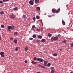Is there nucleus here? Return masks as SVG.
<instances>
[{"mask_svg":"<svg viewBox=\"0 0 73 73\" xmlns=\"http://www.w3.org/2000/svg\"><path fill=\"white\" fill-rule=\"evenodd\" d=\"M58 37H52L51 38V40L52 41V42H53L54 41H57V40H58Z\"/></svg>","mask_w":73,"mask_h":73,"instance_id":"nucleus-1","label":"nucleus"},{"mask_svg":"<svg viewBox=\"0 0 73 73\" xmlns=\"http://www.w3.org/2000/svg\"><path fill=\"white\" fill-rule=\"evenodd\" d=\"M15 17V15L14 14H12L10 16V19H14Z\"/></svg>","mask_w":73,"mask_h":73,"instance_id":"nucleus-2","label":"nucleus"},{"mask_svg":"<svg viewBox=\"0 0 73 73\" xmlns=\"http://www.w3.org/2000/svg\"><path fill=\"white\" fill-rule=\"evenodd\" d=\"M37 60L38 61H40V62H42L44 61V60L42 58L40 59L39 58H38Z\"/></svg>","mask_w":73,"mask_h":73,"instance_id":"nucleus-3","label":"nucleus"},{"mask_svg":"<svg viewBox=\"0 0 73 73\" xmlns=\"http://www.w3.org/2000/svg\"><path fill=\"white\" fill-rule=\"evenodd\" d=\"M29 3L31 5H33V4L34 3L33 1H29Z\"/></svg>","mask_w":73,"mask_h":73,"instance_id":"nucleus-4","label":"nucleus"},{"mask_svg":"<svg viewBox=\"0 0 73 73\" xmlns=\"http://www.w3.org/2000/svg\"><path fill=\"white\" fill-rule=\"evenodd\" d=\"M4 52H1V57H4Z\"/></svg>","mask_w":73,"mask_h":73,"instance_id":"nucleus-5","label":"nucleus"},{"mask_svg":"<svg viewBox=\"0 0 73 73\" xmlns=\"http://www.w3.org/2000/svg\"><path fill=\"white\" fill-rule=\"evenodd\" d=\"M47 62H48L46 61H44V64L46 66H48V64H47Z\"/></svg>","mask_w":73,"mask_h":73,"instance_id":"nucleus-6","label":"nucleus"},{"mask_svg":"<svg viewBox=\"0 0 73 73\" xmlns=\"http://www.w3.org/2000/svg\"><path fill=\"white\" fill-rule=\"evenodd\" d=\"M60 9L59 8L58 9V10H56L55 11V13H57L60 12Z\"/></svg>","mask_w":73,"mask_h":73,"instance_id":"nucleus-7","label":"nucleus"},{"mask_svg":"<svg viewBox=\"0 0 73 73\" xmlns=\"http://www.w3.org/2000/svg\"><path fill=\"white\" fill-rule=\"evenodd\" d=\"M7 28L8 29V31H9V32H10L11 31L10 29H11V26H9Z\"/></svg>","mask_w":73,"mask_h":73,"instance_id":"nucleus-8","label":"nucleus"},{"mask_svg":"<svg viewBox=\"0 0 73 73\" xmlns=\"http://www.w3.org/2000/svg\"><path fill=\"white\" fill-rule=\"evenodd\" d=\"M19 47H16V48H15V50L16 51H18L19 49Z\"/></svg>","mask_w":73,"mask_h":73,"instance_id":"nucleus-9","label":"nucleus"},{"mask_svg":"<svg viewBox=\"0 0 73 73\" xmlns=\"http://www.w3.org/2000/svg\"><path fill=\"white\" fill-rule=\"evenodd\" d=\"M56 9H53L52 10V12H53V13H56Z\"/></svg>","mask_w":73,"mask_h":73,"instance_id":"nucleus-10","label":"nucleus"},{"mask_svg":"<svg viewBox=\"0 0 73 73\" xmlns=\"http://www.w3.org/2000/svg\"><path fill=\"white\" fill-rule=\"evenodd\" d=\"M66 41H67L66 40H64L62 42L63 44H65V43H66Z\"/></svg>","mask_w":73,"mask_h":73,"instance_id":"nucleus-11","label":"nucleus"},{"mask_svg":"<svg viewBox=\"0 0 73 73\" xmlns=\"http://www.w3.org/2000/svg\"><path fill=\"white\" fill-rule=\"evenodd\" d=\"M32 37L33 38H36V37H37V35H33Z\"/></svg>","mask_w":73,"mask_h":73,"instance_id":"nucleus-12","label":"nucleus"},{"mask_svg":"<svg viewBox=\"0 0 73 73\" xmlns=\"http://www.w3.org/2000/svg\"><path fill=\"white\" fill-rule=\"evenodd\" d=\"M62 23L63 25H65V21L63 20H62Z\"/></svg>","mask_w":73,"mask_h":73,"instance_id":"nucleus-13","label":"nucleus"},{"mask_svg":"<svg viewBox=\"0 0 73 73\" xmlns=\"http://www.w3.org/2000/svg\"><path fill=\"white\" fill-rule=\"evenodd\" d=\"M11 29L12 30H13L14 29H15V26H11Z\"/></svg>","mask_w":73,"mask_h":73,"instance_id":"nucleus-14","label":"nucleus"},{"mask_svg":"<svg viewBox=\"0 0 73 73\" xmlns=\"http://www.w3.org/2000/svg\"><path fill=\"white\" fill-rule=\"evenodd\" d=\"M14 42L15 44H17V41L15 40L14 41Z\"/></svg>","mask_w":73,"mask_h":73,"instance_id":"nucleus-15","label":"nucleus"},{"mask_svg":"<svg viewBox=\"0 0 73 73\" xmlns=\"http://www.w3.org/2000/svg\"><path fill=\"white\" fill-rule=\"evenodd\" d=\"M37 11H39L40 10V8L39 7H37Z\"/></svg>","mask_w":73,"mask_h":73,"instance_id":"nucleus-16","label":"nucleus"},{"mask_svg":"<svg viewBox=\"0 0 73 73\" xmlns=\"http://www.w3.org/2000/svg\"><path fill=\"white\" fill-rule=\"evenodd\" d=\"M48 36L50 37L52 36V34H50V33H48Z\"/></svg>","mask_w":73,"mask_h":73,"instance_id":"nucleus-17","label":"nucleus"},{"mask_svg":"<svg viewBox=\"0 0 73 73\" xmlns=\"http://www.w3.org/2000/svg\"><path fill=\"white\" fill-rule=\"evenodd\" d=\"M4 13V11H2L0 12V15H3Z\"/></svg>","mask_w":73,"mask_h":73,"instance_id":"nucleus-18","label":"nucleus"},{"mask_svg":"<svg viewBox=\"0 0 73 73\" xmlns=\"http://www.w3.org/2000/svg\"><path fill=\"white\" fill-rule=\"evenodd\" d=\"M32 63L33 64H37V62H35L33 61H32Z\"/></svg>","mask_w":73,"mask_h":73,"instance_id":"nucleus-19","label":"nucleus"},{"mask_svg":"<svg viewBox=\"0 0 73 73\" xmlns=\"http://www.w3.org/2000/svg\"><path fill=\"white\" fill-rule=\"evenodd\" d=\"M38 37L39 38H40V39H42V37L41 35L39 36Z\"/></svg>","mask_w":73,"mask_h":73,"instance_id":"nucleus-20","label":"nucleus"},{"mask_svg":"<svg viewBox=\"0 0 73 73\" xmlns=\"http://www.w3.org/2000/svg\"><path fill=\"white\" fill-rule=\"evenodd\" d=\"M55 72V70H52L51 71V73H54V72Z\"/></svg>","mask_w":73,"mask_h":73,"instance_id":"nucleus-21","label":"nucleus"},{"mask_svg":"<svg viewBox=\"0 0 73 73\" xmlns=\"http://www.w3.org/2000/svg\"><path fill=\"white\" fill-rule=\"evenodd\" d=\"M28 50V47H26L25 48V51H27Z\"/></svg>","mask_w":73,"mask_h":73,"instance_id":"nucleus-22","label":"nucleus"},{"mask_svg":"<svg viewBox=\"0 0 73 73\" xmlns=\"http://www.w3.org/2000/svg\"><path fill=\"white\" fill-rule=\"evenodd\" d=\"M14 35H16L18 34V33L17 32H15L14 33Z\"/></svg>","mask_w":73,"mask_h":73,"instance_id":"nucleus-23","label":"nucleus"},{"mask_svg":"<svg viewBox=\"0 0 73 73\" xmlns=\"http://www.w3.org/2000/svg\"><path fill=\"white\" fill-rule=\"evenodd\" d=\"M53 56H57V54H56V53H55V54H53Z\"/></svg>","mask_w":73,"mask_h":73,"instance_id":"nucleus-24","label":"nucleus"},{"mask_svg":"<svg viewBox=\"0 0 73 73\" xmlns=\"http://www.w3.org/2000/svg\"><path fill=\"white\" fill-rule=\"evenodd\" d=\"M46 40L45 39H42V42H45Z\"/></svg>","mask_w":73,"mask_h":73,"instance_id":"nucleus-25","label":"nucleus"},{"mask_svg":"<svg viewBox=\"0 0 73 73\" xmlns=\"http://www.w3.org/2000/svg\"><path fill=\"white\" fill-rule=\"evenodd\" d=\"M40 29H40V27H38L37 29V31H40Z\"/></svg>","mask_w":73,"mask_h":73,"instance_id":"nucleus-26","label":"nucleus"},{"mask_svg":"<svg viewBox=\"0 0 73 73\" xmlns=\"http://www.w3.org/2000/svg\"><path fill=\"white\" fill-rule=\"evenodd\" d=\"M1 28H4V25H1Z\"/></svg>","mask_w":73,"mask_h":73,"instance_id":"nucleus-27","label":"nucleus"},{"mask_svg":"<svg viewBox=\"0 0 73 73\" xmlns=\"http://www.w3.org/2000/svg\"><path fill=\"white\" fill-rule=\"evenodd\" d=\"M40 17V16H37V19H39Z\"/></svg>","mask_w":73,"mask_h":73,"instance_id":"nucleus-28","label":"nucleus"},{"mask_svg":"<svg viewBox=\"0 0 73 73\" xmlns=\"http://www.w3.org/2000/svg\"><path fill=\"white\" fill-rule=\"evenodd\" d=\"M9 0H3V1H4V2H6L7 1H8Z\"/></svg>","mask_w":73,"mask_h":73,"instance_id":"nucleus-29","label":"nucleus"},{"mask_svg":"<svg viewBox=\"0 0 73 73\" xmlns=\"http://www.w3.org/2000/svg\"><path fill=\"white\" fill-rule=\"evenodd\" d=\"M10 40H11V41H12V40H13V38L12 37H10Z\"/></svg>","mask_w":73,"mask_h":73,"instance_id":"nucleus-30","label":"nucleus"},{"mask_svg":"<svg viewBox=\"0 0 73 73\" xmlns=\"http://www.w3.org/2000/svg\"><path fill=\"white\" fill-rule=\"evenodd\" d=\"M34 60H37V58L35 57L34 58Z\"/></svg>","mask_w":73,"mask_h":73,"instance_id":"nucleus-31","label":"nucleus"},{"mask_svg":"<svg viewBox=\"0 0 73 73\" xmlns=\"http://www.w3.org/2000/svg\"><path fill=\"white\" fill-rule=\"evenodd\" d=\"M48 65L49 66H50V65H51V64H50V63H49L48 64Z\"/></svg>","mask_w":73,"mask_h":73,"instance_id":"nucleus-32","label":"nucleus"},{"mask_svg":"<svg viewBox=\"0 0 73 73\" xmlns=\"http://www.w3.org/2000/svg\"><path fill=\"white\" fill-rule=\"evenodd\" d=\"M29 40H33V38H29Z\"/></svg>","mask_w":73,"mask_h":73,"instance_id":"nucleus-33","label":"nucleus"},{"mask_svg":"<svg viewBox=\"0 0 73 73\" xmlns=\"http://www.w3.org/2000/svg\"><path fill=\"white\" fill-rule=\"evenodd\" d=\"M33 20H36V18L35 17H33Z\"/></svg>","mask_w":73,"mask_h":73,"instance_id":"nucleus-34","label":"nucleus"},{"mask_svg":"<svg viewBox=\"0 0 73 73\" xmlns=\"http://www.w3.org/2000/svg\"><path fill=\"white\" fill-rule=\"evenodd\" d=\"M23 18H25V16L24 15H23L22 16Z\"/></svg>","mask_w":73,"mask_h":73,"instance_id":"nucleus-35","label":"nucleus"},{"mask_svg":"<svg viewBox=\"0 0 73 73\" xmlns=\"http://www.w3.org/2000/svg\"><path fill=\"white\" fill-rule=\"evenodd\" d=\"M27 62H28V61H27V60H25V64L27 63Z\"/></svg>","mask_w":73,"mask_h":73,"instance_id":"nucleus-36","label":"nucleus"},{"mask_svg":"<svg viewBox=\"0 0 73 73\" xmlns=\"http://www.w3.org/2000/svg\"><path fill=\"white\" fill-rule=\"evenodd\" d=\"M39 1H40V0H37V3H39Z\"/></svg>","mask_w":73,"mask_h":73,"instance_id":"nucleus-37","label":"nucleus"},{"mask_svg":"<svg viewBox=\"0 0 73 73\" xmlns=\"http://www.w3.org/2000/svg\"><path fill=\"white\" fill-rule=\"evenodd\" d=\"M35 28V26H32V29H33V28Z\"/></svg>","mask_w":73,"mask_h":73,"instance_id":"nucleus-38","label":"nucleus"},{"mask_svg":"<svg viewBox=\"0 0 73 73\" xmlns=\"http://www.w3.org/2000/svg\"><path fill=\"white\" fill-rule=\"evenodd\" d=\"M38 66H39V67H42V66L41 65H39Z\"/></svg>","mask_w":73,"mask_h":73,"instance_id":"nucleus-39","label":"nucleus"},{"mask_svg":"<svg viewBox=\"0 0 73 73\" xmlns=\"http://www.w3.org/2000/svg\"><path fill=\"white\" fill-rule=\"evenodd\" d=\"M37 42H38V43H39V42H40V40H37Z\"/></svg>","mask_w":73,"mask_h":73,"instance_id":"nucleus-40","label":"nucleus"},{"mask_svg":"<svg viewBox=\"0 0 73 73\" xmlns=\"http://www.w3.org/2000/svg\"><path fill=\"white\" fill-rule=\"evenodd\" d=\"M35 3L36 4H37V0H35Z\"/></svg>","mask_w":73,"mask_h":73,"instance_id":"nucleus-41","label":"nucleus"},{"mask_svg":"<svg viewBox=\"0 0 73 73\" xmlns=\"http://www.w3.org/2000/svg\"><path fill=\"white\" fill-rule=\"evenodd\" d=\"M71 46L72 47H73V43L71 44Z\"/></svg>","mask_w":73,"mask_h":73,"instance_id":"nucleus-42","label":"nucleus"},{"mask_svg":"<svg viewBox=\"0 0 73 73\" xmlns=\"http://www.w3.org/2000/svg\"><path fill=\"white\" fill-rule=\"evenodd\" d=\"M1 36H0V41H1Z\"/></svg>","mask_w":73,"mask_h":73,"instance_id":"nucleus-43","label":"nucleus"},{"mask_svg":"<svg viewBox=\"0 0 73 73\" xmlns=\"http://www.w3.org/2000/svg\"><path fill=\"white\" fill-rule=\"evenodd\" d=\"M42 67L43 68H44V69H45V67L43 66H42Z\"/></svg>","mask_w":73,"mask_h":73,"instance_id":"nucleus-44","label":"nucleus"},{"mask_svg":"<svg viewBox=\"0 0 73 73\" xmlns=\"http://www.w3.org/2000/svg\"><path fill=\"white\" fill-rule=\"evenodd\" d=\"M14 10H16L17 9V8H14Z\"/></svg>","mask_w":73,"mask_h":73,"instance_id":"nucleus-45","label":"nucleus"},{"mask_svg":"<svg viewBox=\"0 0 73 73\" xmlns=\"http://www.w3.org/2000/svg\"><path fill=\"white\" fill-rule=\"evenodd\" d=\"M51 69H54V67H51Z\"/></svg>","mask_w":73,"mask_h":73,"instance_id":"nucleus-46","label":"nucleus"},{"mask_svg":"<svg viewBox=\"0 0 73 73\" xmlns=\"http://www.w3.org/2000/svg\"><path fill=\"white\" fill-rule=\"evenodd\" d=\"M52 59H53V57H50Z\"/></svg>","mask_w":73,"mask_h":73,"instance_id":"nucleus-47","label":"nucleus"},{"mask_svg":"<svg viewBox=\"0 0 73 73\" xmlns=\"http://www.w3.org/2000/svg\"><path fill=\"white\" fill-rule=\"evenodd\" d=\"M2 1H0V3L1 4V3H2Z\"/></svg>","mask_w":73,"mask_h":73,"instance_id":"nucleus-48","label":"nucleus"},{"mask_svg":"<svg viewBox=\"0 0 73 73\" xmlns=\"http://www.w3.org/2000/svg\"><path fill=\"white\" fill-rule=\"evenodd\" d=\"M30 1H34V0H30Z\"/></svg>","mask_w":73,"mask_h":73,"instance_id":"nucleus-49","label":"nucleus"},{"mask_svg":"<svg viewBox=\"0 0 73 73\" xmlns=\"http://www.w3.org/2000/svg\"><path fill=\"white\" fill-rule=\"evenodd\" d=\"M37 73H41V72H37Z\"/></svg>","mask_w":73,"mask_h":73,"instance_id":"nucleus-50","label":"nucleus"},{"mask_svg":"<svg viewBox=\"0 0 73 73\" xmlns=\"http://www.w3.org/2000/svg\"><path fill=\"white\" fill-rule=\"evenodd\" d=\"M28 20H30V18H29L28 19Z\"/></svg>","mask_w":73,"mask_h":73,"instance_id":"nucleus-51","label":"nucleus"},{"mask_svg":"<svg viewBox=\"0 0 73 73\" xmlns=\"http://www.w3.org/2000/svg\"><path fill=\"white\" fill-rule=\"evenodd\" d=\"M60 35V34H59L58 35V37H59V36Z\"/></svg>","mask_w":73,"mask_h":73,"instance_id":"nucleus-52","label":"nucleus"},{"mask_svg":"<svg viewBox=\"0 0 73 73\" xmlns=\"http://www.w3.org/2000/svg\"><path fill=\"white\" fill-rule=\"evenodd\" d=\"M49 17H51V16H50V15H49Z\"/></svg>","mask_w":73,"mask_h":73,"instance_id":"nucleus-53","label":"nucleus"},{"mask_svg":"<svg viewBox=\"0 0 73 73\" xmlns=\"http://www.w3.org/2000/svg\"><path fill=\"white\" fill-rule=\"evenodd\" d=\"M71 31H73V29H72V30H71Z\"/></svg>","mask_w":73,"mask_h":73,"instance_id":"nucleus-54","label":"nucleus"},{"mask_svg":"<svg viewBox=\"0 0 73 73\" xmlns=\"http://www.w3.org/2000/svg\"><path fill=\"white\" fill-rule=\"evenodd\" d=\"M58 50H61V49H59Z\"/></svg>","mask_w":73,"mask_h":73,"instance_id":"nucleus-55","label":"nucleus"},{"mask_svg":"<svg viewBox=\"0 0 73 73\" xmlns=\"http://www.w3.org/2000/svg\"><path fill=\"white\" fill-rule=\"evenodd\" d=\"M0 55H1V52H0Z\"/></svg>","mask_w":73,"mask_h":73,"instance_id":"nucleus-56","label":"nucleus"},{"mask_svg":"<svg viewBox=\"0 0 73 73\" xmlns=\"http://www.w3.org/2000/svg\"><path fill=\"white\" fill-rule=\"evenodd\" d=\"M73 25V24H72V25H71V26H72V25Z\"/></svg>","mask_w":73,"mask_h":73,"instance_id":"nucleus-57","label":"nucleus"},{"mask_svg":"<svg viewBox=\"0 0 73 73\" xmlns=\"http://www.w3.org/2000/svg\"><path fill=\"white\" fill-rule=\"evenodd\" d=\"M0 30H1V29H0Z\"/></svg>","mask_w":73,"mask_h":73,"instance_id":"nucleus-58","label":"nucleus"},{"mask_svg":"<svg viewBox=\"0 0 73 73\" xmlns=\"http://www.w3.org/2000/svg\"><path fill=\"white\" fill-rule=\"evenodd\" d=\"M36 17H37V16H36Z\"/></svg>","mask_w":73,"mask_h":73,"instance_id":"nucleus-59","label":"nucleus"}]
</instances>
